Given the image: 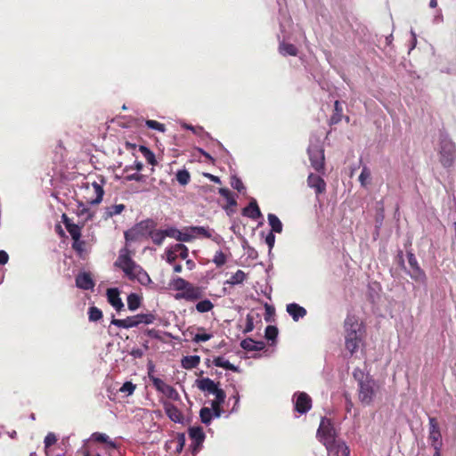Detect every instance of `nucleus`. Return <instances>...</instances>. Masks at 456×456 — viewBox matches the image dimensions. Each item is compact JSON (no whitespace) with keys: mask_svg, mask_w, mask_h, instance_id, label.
I'll use <instances>...</instances> for the list:
<instances>
[{"mask_svg":"<svg viewBox=\"0 0 456 456\" xmlns=\"http://www.w3.org/2000/svg\"><path fill=\"white\" fill-rule=\"evenodd\" d=\"M139 151H141V153L142 154V156L145 158L149 164L152 166H155L157 164L155 155L151 150L142 145L140 146Z\"/></svg>","mask_w":456,"mask_h":456,"instance_id":"39","label":"nucleus"},{"mask_svg":"<svg viewBox=\"0 0 456 456\" xmlns=\"http://www.w3.org/2000/svg\"><path fill=\"white\" fill-rule=\"evenodd\" d=\"M231 186L237 190L238 191L241 192L242 191L245 190V187L243 185V183L241 182V180L236 176H232L231 178Z\"/></svg>","mask_w":456,"mask_h":456,"instance_id":"50","label":"nucleus"},{"mask_svg":"<svg viewBox=\"0 0 456 456\" xmlns=\"http://www.w3.org/2000/svg\"><path fill=\"white\" fill-rule=\"evenodd\" d=\"M77 453H80L81 456H92V454L90 453L89 450L86 447H83L81 448Z\"/></svg>","mask_w":456,"mask_h":456,"instance_id":"62","label":"nucleus"},{"mask_svg":"<svg viewBox=\"0 0 456 456\" xmlns=\"http://www.w3.org/2000/svg\"><path fill=\"white\" fill-rule=\"evenodd\" d=\"M189 436L193 441V451H196L198 447L201 445L205 439V434L203 432L202 428L200 427H192L189 429Z\"/></svg>","mask_w":456,"mask_h":456,"instance_id":"19","label":"nucleus"},{"mask_svg":"<svg viewBox=\"0 0 456 456\" xmlns=\"http://www.w3.org/2000/svg\"><path fill=\"white\" fill-rule=\"evenodd\" d=\"M188 255V248L183 244H175L166 249V259L169 264L175 262L177 256H180L182 259H186Z\"/></svg>","mask_w":456,"mask_h":456,"instance_id":"10","label":"nucleus"},{"mask_svg":"<svg viewBox=\"0 0 456 456\" xmlns=\"http://www.w3.org/2000/svg\"><path fill=\"white\" fill-rule=\"evenodd\" d=\"M286 310L295 322L306 315V310L296 303L287 305Z\"/></svg>","mask_w":456,"mask_h":456,"instance_id":"23","label":"nucleus"},{"mask_svg":"<svg viewBox=\"0 0 456 456\" xmlns=\"http://www.w3.org/2000/svg\"><path fill=\"white\" fill-rule=\"evenodd\" d=\"M189 283L187 281L181 277H175L171 280L170 286L173 289L177 290L180 292H184L187 286H189Z\"/></svg>","mask_w":456,"mask_h":456,"instance_id":"33","label":"nucleus"},{"mask_svg":"<svg viewBox=\"0 0 456 456\" xmlns=\"http://www.w3.org/2000/svg\"><path fill=\"white\" fill-rule=\"evenodd\" d=\"M240 346L247 351H261L265 347V343L246 338L240 342Z\"/></svg>","mask_w":456,"mask_h":456,"instance_id":"28","label":"nucleus"},{"mask_svg":"<svg viewBox=\"0 0 456 456\" xmlns=\"http://www.w3.org/2000/svg\"><path fill=\"white\" fill-rule=\"evenodd\" d=\"M92 437L97 442H101V443H108L109 442V436L103 433H98V432L94 433L92 435Z\"/></svg>","mask_w":456,"mask_h":456,"instance_id":"56","label":"nucleus"},{"mask_svg":"<svg viewBox=\"0 0 456 456\" xmlns=\"http://www.w3.org/2000/svg\"><path fill=\"white\" fill-rule=\"evenodd\" d=\"M163 231L165 232L166 237H170V238L175 239L177 240V238L179 237L180 230L176 229L175 227H168Z\"/></svg>","mask_w":456,"mask_h":456,"instance_id":"53","label":"nucleus"},{"mask_svg":"<svg viewBox=\"0 0 456 456\" xmlns=\"http://www.w3.org/2000/svg\"><path fill=\"white\" fill-rule=\"evenodd\" d=\"M307 184L315 190L316 194H321L326 190V183L317 175L310 174L307 178Z\"/></svg>","mask_w":456,"mask_h":456,"instance_id":"16","label":"nucleus"},{"mask_svg":"<svg viewBox=\"0 0 456 456\" xmlns=\"http://www.w3.org/2000/svg\"><path fill=\"white\" fill-rule=\"evenodd\" d=\"M408 262L411 268H414L415 266L419 265L416 257L411 253L408 254Z\"/></svg>","mask_w":456,"mask_h":456,"instance_id":"59","label":"nucleus"},{"mask_svg":"<svg viewBox=\"0 0 456 456\" xmlns=\"http://www.w3.org/2000/svg\"><path fill=\"white\" fill-rule=\"evenodd\" d=\"M205 175L208 176L211 181H213L215 183H219L221 182L219 177L213 175L211 174H206Z\"/></svg>","mask_w":456,"mask_h":456,"instance_id":"63","label":"nucleus"},{"mask_svg":"<svg viewBox=\"0 0 456 456\" xmlns=\"http://www.w3.org/2000/svg\"><path fill=\"white\" fill-rule=\"evenodd\" d=\"M142 167H143V165H142V162H140V161H135V162H134V168L135 170H137V171H141V170L142 169Z\"/></svg>","mask_w":456,"mask_h":456,"instance_id":"64","label":"nucleus"},{"mask_svg":"<svg viewBox=\"0 0 456 456\" xmlns=\"http://www.w3.org/2000/svg\"><path fill=\"white\" fill-rule=\"evenodd\" d=\"M371 181V172L367 166L362 167V172L359 175V182L364 188L368 187Z\"/></svg>","mask_w":456,"mask_h":456,"instance_id":"34","label":"nucleus"},{"mask_svg":"<svg viewBox=\"0 0 456 456\" xmlns=\"http://www.w3.org/2000/svg\"><path fill=\"white\" fill-rule=\"evenodd\" d=\"M57 442V437L53 433H48L45 437L44 444L45 448H49Z\"/></svg>","mask_w":456,"mask_h":456,"instance_id":"52","label":"nucleus"},{"mask_svg":"<svg viewBox=\"0 0 456 456\" xmlns=\"http://www.w3.org/2000/svg\"><path fill=\"white\" fill-rule=\"evenodd\" d=\"M309 159L312 167L316 171H321L324 167V151L319 144H311L308 148Z\"/></svg>","mask_w":456,"mask_h":456,"instance_id":"8","label":"nucleus"},{"mask_svg":"<svg viewBox=\"0 0 456 456\" xmlns=\"http://www.w3.org/2000/svg\"><path fill=\"white\" fill-rule=\"evenodd\" d=\"M428 439L434 450L442 448V435L438 423L435 418H429V435Z\"/></svg>","mask_w":456,"mask_h":456,"instance_id":"9","label":"nucleus"},{"mask_svg":"<svg viewBox=\"0 0 456 456\" xmlns=\"http://www.w3.org/2000/svg\"><path fill=\"white\" fill-rule=\"evenodd\" d=\"M203 292L200 287H196L191 283L187 286L184 292H180L176 295V298H183L187 301H194L202 297Z\"/></svg>","mask_w":456,"mask_h":456,"instance_id":"13","label":"nucleus"},{"mask_svg":"<svg viewBox=\"0 0 456 456\" xmlns=\"http://www.w3.org/2000/svg\"><path fill=\"white\" fill-rule=\"evenodd\" d=\"M195 307L199 313H208L213 309L214 305L210 300L205 299L197 303Z\"/></svg>","mask_w":456,"mask_h":456,"instance_id":"42","label":"nucleus"},{"mask_svg":"<svg viewBox=\"0 0 456 456\" xmlns=\"http://www.w3.org/2000/svg\"><path fill=\"white\" fill-rule=\"evenodd\" d=\"M63 223L69 233L70 234L73 240H76L77 243V240L81 237V228L78 224H73L66 215L62 216Z\"/></svg>","mask_w":456,"mask_h":456,"instance_id":"22","label":"nucleus"},{"mask_svg":"<svg viewBox=\"0 0 456 456\" xmlns=\"http://www.w3.org/2000/svg\"><path fill=\"white\" fill-rule=\"evenodd\" d=\"M175 176L181 185L188 184L191 180V175L186 169L178 170Z\"/></svg>","mask_w":456,"mask_h":456,"instance_id":"41","label":"nucleus"},{"mask_svg":"<svg viewBox=\"0 0 456 456\" xmlns=\"http://www.w3.org/2000/svg\"><path fill=\"white\" fill-rule=\"evenodd\" d=\"M83 242L80 241V239L77 240V244L76 242V240H74L73 242V248L77 250V251H81L83 249Z\"/></svg>","mask_w":456,"mask_h":456,"instance_id":"61","label":"nucleus"},{"mask_svg":"<svg viewBox=\"0 0 456 456\" xmlns=\"http://www.w3.org/2000/svg\"><path fill=\"white\" fill-rule=\"evenodd\" d=\"M269 225L272 228L271 232L281 233L282 232V224L277 216L274 214H268L267 216Z\"/></svg>","mask_w":456,"mask_h":456,"instance_id":"31","label":"nucleus"},{"mask_svg":"<svg viewBox=\"0 0 456 456\" xmlns=\"http://www.w3.org/2000/svg\"><path fill=\"white\" fill-rule=\"evenodd\" d=\"M75 212L80 219L79 223H81L82 225L94 216V213L86 207V203L83 202L77 203Z\"/></svg>","mask_w":456,"mask_h":456,"instance_id":"21","label":"nucleus"},{"mask_svg":"<svg viewBox=\"0 0 456 456\" xmlns=\"http://www.w3.org/2000/svg\"><path fill=\"white\" fill-rule=\"evenodd\" d=\"M150 379L158 391L161 392L171 399L176 400L178 398L179 395L177 391L173 387L163 381L161 379L154 376H150Z\"/></svg>","mask_w":456,"mask_h":456,"instance_id":"11","label":"nucleus"},{"mask_svg":"<svg viewBox=\"0 0 456 456\" xmlns=\"http://www.w3.org/2000/svg\"><path fill=\"white\" fill-rule=\"evenodd\" d=\"M345 331L346 348L353 354L358 350L362 340V323L354 315L347 316L345 321Z\"/></svg>","mask_w":456,"mask_h":456,"instance_id":"4","label":"nucleus"},{"mask_svg":"<svg viewBox=\"0 0 456 456\" xmlns=\"http://www.w3.org/2000/svg\"><path fill=\"white\" fill-rule=\"evenodd\" d=\"M243 215L253 220H256L262 216L256 200H252L248 206L243 209Z\"/></svg>","mask_w":456,"mask_h":456,"instance_id":"26","label":"nucleus"},{"mask_svg":"<svg viewBox=\"0 0 456 456\" xmlns=\"http://www.w3.org/2000/svg\"><path fill=\"white\" fill-rule=\"evenodd\" d=\"M214 395L216 399L211 402V406L214 411L215 418H219L222 414L221 405L224 403L226 395L223 389L219 390Z\"/></svg>","mask_w":456,"mask_h":456,"instance_id":"24","label":"nucleus"},{"mask_svg":"<svg viewBox=\"0 0 456 456\" xmlns=\"http://www.w3.org/2000/svg\"><path fill=\"white\" fill-rule=\"evenodd\" d=\"M200 358L198 355L185 356L182 360V366L184 369L190 370L197 367L200 364Z\"/></svg>","mask_w":456,"mask_h":456,"instance_id":"32","label":"nucleus"},{"mask_svg":"<svg viewBox=\"0 0 456 456\" xmlns=\"http://www.w3.org/2000/svg\"><path fill=\"white\" fill-rule=\"evenodd\" d=\"M353 377L357 382L358 400L360 403L365 406L372 404L379 389L377 380L360 368L354 370Z\"/></svg>","mask_w":456,"mask_h":456,"instance_id":"1","label":"nucleus"},{"mask_svg":"<svg viewBox=\"0 0 456 456\" xmlns=\"http://www.w3.org/2000/svg\"><path fill=\"white\" fill-rule=\"evenodd\" d=\"M108 302L117 310L120 311L124 307V304L119 297V291L116 288L107 289Z\"/></svg>","mask_w":456,"mask_h":456,"instance_id":"17","label":"nucleus"},{"mask_svg":"<svg viewBox=\"0 0 456 456\" xmlns=\"http://www.w3.org/2000/svg\"><path fill=\"white\" fill-rule=\"evenodd\" d=\"M278 335V330L275 326L269 325L265 329V338L268 340H273Z\"/></svg>","mask_w":456,"mask_h":456,"instance_id":"49","label":"nucleus"},{"mask_svg":"<svg viewBox=\"0 0 456 456\" xmlns=\"http://www.w3.org/2000/svg\"><path fill=\"white\" fill-rule=\"evenodd\" d=\"M101 183H102V180ZM82 190L85 193L84 199L86 204L94 205L102 202L104 194L102 183L97 182L86 183Z\"/></svg>","mask_w":456,"mask_h":456,"instance_id":"6","label":"nucleus"},{"mask_svg":"<svg viewBox=\"0 0 456 456\" xmlns=\"http://www.w3.org/2000/svg\"><path fill=\"white\" fill-rule=\"evenodd\" d=\"M295 396V410L302 414L307 412L312 406V400L310 396L305 393H299Z\"/></svg>","mask_w":456,"mask_h":456,"instance_id":"14","label":"nucleus"},{"mask_svg":"<svg viewBox=\"0 0 456 456\" xmlns=\"http://www.w3.org/2000/svg\"><path fill=\"white\" fill-rule=\"evenodd\" d=\"M165 411L168 418L173 420L174 422L180 423L183 421V417L182 412L178 410L176 406L170 403H167L164 405Z\"/></svg>","mask_w":456,"mask_h":456,"instance_id":"25","label":"nucleus"},{"mask_svg":"<svg viewBox=\"0 0 456 456\" xmlns=\"http://www.w3.org/2000/svg\"><path fill=\"white\" fill-rule=\"evenodd\" d=\"M111 324L117 326L121 329H130L133 327H137L135 315L127 317L126 319H115L111 320Z\"/></svg>","mask_w":456,"mask_h":456,"instance_id":"27","label":"nucleus"},{"mask_svg":"<svg viewBox=\"0 0 456 456\" xmlns=\"http://www.w3.org/2000/svg\"><path fill=\"white\" fill-rule=\"evenodd\" d=\"M329 456H349L350 450L345 442L338 440L325 446Z\"/></svg>","mask_w":456,"mask_h":456,"instance_id":"12","label":"nucleus"},{"mask_svg":"<svg viewBox=\"0 0 456 456\" xmlns=\"http://www.w3.org/2000/svg\"><path fill=\"white\" fill-rule=\"evenodd\" d=\"M135 388L136 386L134 384H133L131 381H126L119 388V392L126 394V395H131L134 394Z\"/></svg>","mask_w":456,"mask_h":456,"instance_id":"47","label":"nucleus"},{"mask_svg":"<svg viewBox=\"0 0 456 456\" xmlns=\"http://www.w3.org/2000/svg\"><path fill=\"white\" fill-rule=\"evenodd\" d=\"M213 262L216 266H222L226 262V256L222 251H217L214 256Z\"/></svg>","mask_w":456,"mask_h":456,"instance_id":"48","label":"nucleus"},{"mask_svg":"<svg viewBox=\"0 0 456 456\" xmlns=\"http://www.w3.org/2000/svg\"><path fill=\"white\" fill-rule=\"evenodd\" d=\"M127 181H137V182H142L145 179V176L143 175L134 173L132 175H129L126 177Z\"/></svg>","mask_w":456,"mask_h":456,"instance_id":"57","label":"nucleus"},{"mask_svg":"<svg viewBox=\"0 0 456 456\" xmlns=\"http://www.w3.org/2000/svg\"><path fill=\"white\" fill-rule=\"evenodd\" d=\"M146 126L149 127V128H151V129H154V130H158L159 132H165L166 128H165V126L158 121H155V120H147L146 121Z\"/></svg>","mask_w":456,"mask_h":456,"instance_id":"51","label":"nucleus"},{"mask_svg":"<svg viewBox=\"0 0 456 456\" xmlns=\"http://www.w3.org/2000/svg\"><path fill=\"white\" fill-rule=\"evenodd\" d=\"M136 324H151L154 322L155 316L152 314H141L135 315Z\"/></svg>","mask_w":456,"mask_h":456,"instance_id":"44","label":"nucleus"},{"mask_svg":"<svg viewBox=\"0 0 456 456\" xmlns=\"http://www.w3.org/2000/svg\"><path fill=\"white\" fill-rule=\"evenodd\" d=\"M197 386L198 388L200 389L201 391H205L212 395H215L219 390H221V388L218 387L217 384L208 378L197 380Z\"/></svg>","mask_w":456,"mask_h":456,"instance_id":"18","label":"nucleus"},{"mask_svg":"<svg viewBox=\"0 0 456 456\" xmlns=\"http://www.w3.org/2000/svg\"><path fill=\"white\" fill-rule=\"evenodd\" d=\"M211 338H212L211 334H207V333L200 334L199 333L194 336L192 340L195 343H200V342H206V341L209 340Z\"/></svg>","mask_w":456,"mask_h":456,"instance_id":"54","label":"nucleus"},{"mask_svg":"<svg viewBox=\"0 0 456 456\" xmlns=\"http://www.w3.org/2000/svg\"><path fill=\"white\" fill-rule=\"evenodd\" d=\"M246 277L247 274L242 270H238L230 277L226 283L232 286L239 285L245 281Z\"/></svg>","mask_w":456,"mask_h":456,"instance_id":"35","label":"nucleus"},{"mask_svg":"<svg viewBox=\"0 0 456 456\" xmlns=\"http://www.w3.org/2000/svg\"><path fill=\"white\" fill-rule=\"evenodd\" d=\"M76 285L77 288L85 290L93 289L94 281L89 273H81L76 277Z\"/></svg>","mask_w":456,"mask_h":456,"instance_id":"15","label":"nucleus"},{"mask_svg":"<svg viewBox=\"0 0 456 456\" xmlns=\"http://www.w3.org/2000/svg\"><path fill=\"white\" fill-rule=\"evenodd\" d=\"M141 305V298L137 294L132 293L127 297V306L131 311H135Z\"/></svg>","mask_w":456,"mask_h":456,"instance_id":"38","label":"nucleus"},{"mask_svg":"<svg viewBox=\"0 0 456 456\" xmlns=\"http://www.w3.org/2000/svg\"><path fill=\"white\" fill-rule=\"evenodd\" d=\"M254 329V318L252 315L248 314L246 317V327L244 329V332H250Z\"/></svg>","mask_w":456,"mask_h":456,"instance_id":"55","label":"nucleus"},{"mask_svg":"<svg viewBox=\"0 0 456 456\" xmlns=\"http://www.w3.org/2000/svg\"><path fill=\"white\" fill-rule=\"evenodd\" d=\"M191 231L195 234V238L198 236L211 238L216 243H219L222 240L221 236L217 234L213 235L214 232L204 226H191Z\"/></svg>","mask_w":456,"mask_h":456,"instance_id":"20","label":"nucleus"},{"mask_svg":"<svg viewBox=\"0 0 456 456\" xmlns=\"http://www.w3.org/2000/svg\"><path fill=\"white\" fill-rule=\"evenodd\" d=\"M438 160L444 168L452 167L456 161V145L445 133H440L436 146Z\"/></svg>","mask_w":456,"mask_h":456,"instance_id":"5","label":"nucleus"},{"mask_svg":"<svg viewBox=\"0 0 456 456\" xmlns=\"http://www.w3.org/2000/svg\"><path fill=\"white\" fill-rule=\"evenodd\" d=\"M126 208L124 204H117L105 208L103 213V218L108 219L114 216L120 215Z\"/></svg>","mask_w":456,"mask_h":456,"instance_id":"29","label":"nucleus"},{"mask_svg":"<svg viewBox=\"0 0 456 456\" xmlns=\"http://www.w3.org/2000/svg\"><path fill=\"white\" fill-rule=\"evenodd\" d=\"M195 239V234L191 231V227L186 228L184 231H180L178 241L189 242Z\"/></svg>","mask_w":456,"mask_h":456,"instance_id":"43","label":"nucleus"},{"mask_svg":"<svg viewBox=\"0 0 456 456\" xmlns=\"http://www.w3.org/2000/svg\"><path fill=\"white\" fill-rule=\"evenodd\" d=\"M9 260V256L4 250H0V265H5Z\"/></svg>","mask_w":456,"mask_h":456,"instance_id":"60","label":"nucleus"},{"mask_svg":"<svg viewBox=\"0 0 456 456\" xmlns=\"http://www.w3.org/2000/svg\"><path fill=\"white\" fill-rule=\"evenodd\" d=\"M317 437L319 440L327 446L337 440L335 439V430L329 419L322 418L317 430Z\"/></svg>","mask_w":456,"mask_h":456,"instance_id":"7","label":"nucleus"},{"mask_svg":"<svg viewBox=\"0 0 456 456\" xmlns=\"http://www.w3.org/2000/svg\"><path fill=\"white\" fill-rule=\"evenodd\" d=\"M88 315L90 321L97 322L102 317V313L99 308L92 306L89 308Z\"/></svg>","mask_w":456,"mask_h":456,"instance_id":"46","label":"nucleus"},{"mask_svg":"<svg viewBox=\"0 0 456 456\" xmlns=\"http://www.w3.org/2000/svg\"><path fill=\"white\" fill-rule=\"evenodd\" d=\"M213 363L215 366L224 368V370H232V371L238 370V368L235 365L231 363L227 359H225L223 356L216 357L213 360Z\"/></svg>","mask_w":456,"mask_h":456,"instance_id":"30","label":"nucleus"},{"mask_svg":"<svg viewBox=\"0 0 456 456\" xmlns=\"http://www.w3.org/2000/svg\"><path fill=\"white\" fill-rule=\"evenodd\" d=\"M265 242L266 244L268 245L269 248H273V247L274 246V242H275V236L273 234V232H269L265 238Z\"/></svg>","mask_w":456,"mask_h":456,"instance_id":"58","label":"nucleus"},{"mask_svg":"<svg viewBox=\"0 0 456 456\" xmlns=\"http://www.w3.org/2000/svg\"><path fill=\"white\" fill-rule=\"evenodd\" d=\"M334 108H335V113L330 118V121L332 124H336L340 121L341 116H342V111H343L342 106L338 101L335 102Z\"/></svg>","mask_w":456,"mask_h":456,"instance_id":"45","label":"nucleus"},{"mask_svg":"<svg viewBox=\"0 0 456 456\" xmlns=\"http://www.w3.org/2000/svg\"><path fill=\"white\" fill-rule=\"evenodd\" d=\"M410 275L416 281L422 282V283H424L426 281V274L419 268V265L415 266L414 268H411V271L410 272Z\"/></svg>","mask_w":456,"mask_h":456,"instance_id":"40","label":"nucleus"},{"mask_svg":"<svg viewBox=\"0 0 456 456\" xmlns=\"http://www.w3.org/2000/svg\"><path fill=\"white\" fill-rule=\"evenodd\" d=\"M279 51L282 55L296 56L297 53V47L292 44L281 43Z\"/></svg>","mask_w":456,"mask_h":456,"instance_id":"37","label":"nucleus"},{"mask_svg":"<svg viewBox=\"0 0 456 456\" xmlns=\"http://www.w3.org/2000/svg\"><path fill=\"white\" fill-rule=\"evenodd\" d=\"M115 265L122 269L130 280H136L142 285L151 282L148 273L132 259L127 248L119 251Z\"/></svg>","mask_w":456,"mask_h":456,"instance_id":"2","label":"nucleus"},{"mask_svg":"<svg viewBox=\"0 0 456 456\" xmlns=\"http://www.w3.org/2000/svg\"><path fill=\"white\" fill-rule=\"evenodd\" d=\"M200 417L204 424H210L213 418H215L214 411L212 406L210 408L208 407H203L200 411Z\"/></svg>","mask_w":456,"mask_h":456,"instance_id":"36","label":"nucleus"},{"mask_svg":"<svg viewBox=\"0 0 456 456\" xmlns=\"http://www.w3.org/2000/svg\"><path fill=\"white\" fill-rule=\"evenodd\" d=\"M155 224L152 220H144L134 225L132 229L125 232L126 240H136L142 236H150L152 242L160 246L165 238L163 230H154Z\"/></svg>","mask_w":456,"mask_h":456,"instance_id":"3","label":"nucleus"}]
</instances>
